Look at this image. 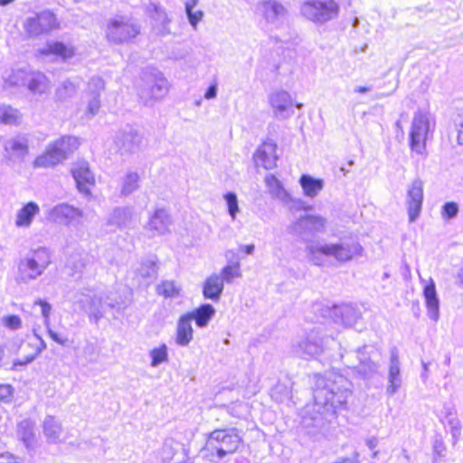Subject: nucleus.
I'll list each match as a JSON object with an SVG mask.
<instances>
[{
    "label": "nucleus",
    "mask_w": 463,
    "mask_h": 463,
    "mask_svg": "<svg viewBox=\"0 0 463 463\" xmlns=\"http://www.w3.org/2000/svg\"><path fill=\"white\" fill-rule=\"evenodd\" d=\"M52 258V252L47 247L38 246L31 249L18 262V280L28 283L37 279L50 266Z\"/></svg>",
    "instance_id": "f257e3e1"
},
{
    "label": "nucleus",
    "mask_w": 463,
    "mask_h": 463,
    "mask_svg": "<svg viewBox=\"0 0 463 463\" xmlns=\"http://www.w3.org/2000/svg\"><path fill=\"white\" fill-rule=\"evenodd\" d=\"M168 90V81L160 71L148 67L142 71L137 95L145 106H151L155 101L163 99Z\"/></svg>",
    "instance_id": "f03ea898"
},
{
    "label": "nucleus",
    "mask_w": 463,
    "mask_h": 463,
    "mask_svg": "<svg viewBox=\"0 0 463 463\" xmlns=\"http://www.w3.org/2000/svg\"><path fill=\"white\" fill-rule=\"evenodd\" d=\"M310 261L317 266L323 264L324 257H333L338 262H347L362 252V247L358 243L343 244L333 243L324 245H312L307 249Z\"/></svg>",
    "instance_id": "7ed1b4c3"
},
{
    "label": "nucleus",
    "mask_w": 463,
    "mask_h": 463,
    "mask_svg": "<svg viewBox=\"0 0 463 463\" xmlns=\"http://www.w3.org/2000/svg\"><path fill=\"white\" fill-rule=\"evenodd\" d=\"M80 146L78 137L62 136L48 145L43 154L38 156L33 162L35 167H52L63 162Z\"/></svg>",
    "instance_id": "20e7f679"
},
{
    "label": "nucleus",
    "mask_w": 463,
    "mask_h": 463,
    "mask_svg": "<svg viewBox=\"0 0 463 463\" xmlns=\"http://www.w3.org/2000/svg\"><path fill=\"white\" fill-rule=\"evenodd\" d=\"M241 439L237 433L228 430H216L207 438L204 449L208 457H222L237 450Z\"/></svg>",
    "instance_id": "39448f33"
},
{
    "label": "nucleus",
    "mask_w": 463,
    "mask_h": 463,
    "mask_svg": "<svg viewBox=\"0 0 463 463\" xmlns=\"http://www.w3.org/2000/svg\"><path fill=\"white\" fill-rule=\"evenodd\" d=\"M139 32V26L126 15H116L108 20L105 30L108 41L117 44L128 43Z\"/></svg>",
    "instance_id": "423d86ee"
},
{
    "label": "nucleus",
    "mask_w": 463,
    "mask_h": 463,
    "mask_svg": "<svg viewBox=\"0 0 463 463\" xmlns=\"http://www.w3.org/2000/svg\"><path fill=\"white\" fill-rule=\"evenodd\" d=\"M302 14L316 24H324L339 14V5L335 0H307L301 6Z\"/></svg>",
    "instance_id": "0eeeda50"
},
{
    "label": "nucleus",
    "mask_w": 463,
    "mask_h": 463,
    "mask_svg": "<svg viewBox=\"0 0 463 463\" xmlns=\"http://www.w3.org/2000/svg\"><path fill=\"white\" fill-rule=\"evenodd\" d=\"M70 300L79 309L86 312L95 323L104 316L106 311L103 297L98 296L91 289L76 292Z\"/></svg>",
    "instance_id": "6e6552de"
},
{
    "label": "nucleus",
    "mask_w": 463,
    "mask_h": 463,
    "mask_svg": "<svg viewBox=\"0 0 463 463\" xmlns=\"http://www.w3.org/2000/svg\"><path fill=\"white\" fill-rule=\"evenodd\" d=\"M430 134V122L429 118L420 112L415 114L411 121L409 134L410 149L418 155H423L426 151L427 140Z\"/></svg>",
    "instance_id": "1a4fd4ad"
},
{
    "label": "nucleus",
    "mask_w": 463,
    "mask_h": 463,
    "mask_svg": "<svg viewBox=\"0 0 463 463\" xmlns=\"http://www.w3.org/2000/svg\"><path fill=\"white\" fill-rule=\"evenodd\" d=\"M194 320L199 327H203V305L194 311L183 315L177 323L176 343L179 345H187L193 337L192 321Z\"/></svg>",
    "instance_id": "9d476101"
},
{
    "label": "nucleus",
    "mask_w": 463,
    "mask_h": 463,
    "mask_svg": "<svg viewBox=\"0 0 463 463\" xmlns=\"http://www.w3.org/2000/svg\"><path fill=\"white\" fill-rule=\"evenodd\" d=\"M55 26L56 17L48 10L35 14V15L32 17H28L24 24L27 33L31 36H38L48 33L55 28Z\"/></svg>",
    "instance_id": "9b49d317"
},
{
    "label": "nucleus",
    "mask_w": 463,
    "mask_h": 463,
    "mask_svg": "<svg viewBox=\"0 0 463 463\" xmlns=\"http://www.w3.org/2000/svg\"><path fill=\"white\" fill-rule=\"evenodd\" d=\"M172 218L165 208H156L144 226L150 237L162 236L170 232Z\"/></svg>",
    "instance_id": "f8f14e48"
},
{
    "label": "nucleus",
    "mask_w": 463,
    "mask_h": 463,
    "mask_svg": "<svg viewBox=\"0 0 463 463\" xmlns=\"http://www.w3.org/2000/svg\"><path fill=\"white\" fill-rule=\"evenodd\" d=\"M142 141V136L131 126L121 129L115 138L116 146L121 154L137 151L141 147Z\"/></svg>",
    "instance_id": "ddd939ff"
},
{
    "label": "nucleus",
    "mask_w": 463,
    "mask_h": 463,
    "mask_svg": "<svg viewBox=\"0 0 463 463\" xmlns=\"http://www.w3.org/2000/svg\"><path fill=\"white\" fill-rule=\"evenodd\" d=\"M4 149L9 160L23 161L29 153V138L26 134H18L7 138Z\"/></svg>",
    "instance_id": "4468645a"
},
{
    "label": "nucleus",
    "mask_w": 463,
    "mask_h": 463,
    "mask_svg": "<svg viewBox=\"0 0 463 463\" xmlns=\"http://www.w3.org/2000/svg\"><path fill=\"white\" fill-rule=\"evenodd\" d=\"M253 159L256 165L266 169L275 167L279 159L277 144L270 139L263 141L255 151Z\"/></svg>",
    "instance_id": "2eb2a0df"
},
{
    "label": "nucleus",
    "mask_w": 463,
    "mask_h": 463,
    "mask_svg": "<svg viewBox=\"0 0 463 463\" xmlns=\"http://www.w3.org/2000/svg\"><path fill=\"white\" fill-rule=\"evenodd\" d=\"M187 451L181 442L173 438L165 440L161 449L162 463H187Z\"/></svg>",
    "instance_id": "dca6fc26"
},
{
    "label": "nucleus",
    "mask_w": 463,
    "mask_h": 463,
    "mask_svg": "<svg viewBox=\"0 0 463 463\" xmlns=\"http://www.w3.org/2000/svg\"><path fill=\"white\" fill-rule=\"evenodd\" d=\"M82 217V212L68 203H60L48 212L50 221L59 223L71 224L79 222Z\"/></svg>",
    "instance_id": "f3484780"
},
{
    "label": "nucleus",
    "mask_w": 463,
    "mask_h": 463,
    "mask_svg": "<svg viewBox=\"0 0 463 463\" xmlns=\"http://www.w3.org/2000/svg\"><path fill=\"white\" fill-rule=\"evenodd\" d=\"M71 174L78 190L86 196L90 195V187L95 184L94 175L90 172L87 162L78 163L72 169Z\"/></svg>",
    "instance_id": "a211bd4d"
},
{
    "label": "nucleus",
    "mask_w": 463,
    "mask_h": 463,
    "mask_svg": "<svg viewBox=\"0 0 463 463\" xmlns=\"http://www.w3.org/2000/svg\"><path fill=\"white\" fill-rule=\"evenodd\" d=\"M423 202V184L420 181H414L408 191V214L409 221L414 222L420 213Z\"/></svg>",
    "instance_id": "6ab92c4d"
},
{
    "label": "nucleus",
    "mask_w": 463,
    "mask_h": 463,
    "mask_svg": "<svg viewBox=\"0 0 463 463\" xmlns=\"http://www.w3.org/2000/svg\"><path fill=\"white\" fill-rule=\"evenodd\" d=\"M24 86L33 95L45 94L51 89L49 79L44 73L38 71H27Z\"/></svg>",
    "instance_id": "aec40b11"
},
{
    "label": "nucleus",
    "mask_w": 463,
    "mask_h": 463,
    "mask_svg": "<svg viewBox=\"0 0 463 463\" xmlns=\"http://www.w3.org/2000/svg\"><path fill=\"white\" fill-rule=\"evenodd\" d=\"M326 220L318 215H304L298 218L294 223L293 228L299 233L318 232L325 229Z\"/></svg>",
    "instance_id": "412c9836"
},
{
    "label": "nucleus",
    "mask_w": 463,
    "mask_h": 463,
    "mask_svg": "<svg viewBox=\"0 0 463 463\" xmlns=\"http://www.w3.org/2000/svg\"><path fill=\"white\" fill-rule=\"evenodd\" d=\"M425 305L430 317L437 320L439 317V301L437 296L436 286L433 279L427 281L423 287Z\"/></svg>",
    "instance_id": "4be33fe9"
},
{
    "label": "nucleus",
    "mask_w": 463,
    "mask_h": 463,
    "mask_svg": "<svg viewBox=\"0 0 463 463\" xmlns=\"http://www.w3.org/2000/svg\"><path fill=\"white\" fill-rule=\"evenodd\" d=\"M43 434L49 443H61L62 441V427L61 422L53 416H47L43 423Z\"/></svg>",
    "instance_id": "5701e85b"
},
{
    "label": "nucleus",
    "mask_w": 463,
    "mask_h": 463,
    "mask_svg": "<svg viewBox=\"0 0 463 463\" xmlns=\"http://www.w3.org/2000/svg\"><path fill=\"white\" fill-rule=\"evenodd\" d=\"M40 213L39 205L34 202H29L23 205L16 213L15 225L17 227L28 228L33 218Z\"/></svg>",
    "instance_id": "b1692460"
},
{
    "label": "nucleus",
    "mask_w": 463,
    "mask_h": 463,
    "mask_svg": "<svg viewBox=\"0 0 463 463\" xmlns=\"http://www.w3.org/2000/svg\"><path fill=\"white\" fill-rule=\"evenodd\" d=\"M90 260V257L86 251L78 250L69 256L65 267L71 271V275L81 273Z\"/></svg>",
    "instance_id": "393cba45"
},
{
    "label": "nucleus",
    "mask_w": 463,
    "mask_h": 463,
    "mask_svg": "<svg viewBox=\"0 0 463 463\" xmlns=\"http://www.w3.org/2000/svg\"><path fill=\"white\" fill-rule=\"evenodd\" d=\"M133 215V210L129 207H117L108 219V224L122 229L128 227Z\"/></svg>",
    "instance_id": "a878e982"
},
{
    "label": "nucleus",
    "mask_w": 463,
    "mask_h": 463,
    "mask_svg": "<svg viewBox=\"0 0 463 463\" xmlns=\"http://www.w3.org/2000/svg\"><path fill=\"white\" fill-rule=\"evenodd\" d=\"M299 184L305 195L315 197L323 189L324 183L321 179L314 178L307 175H302L299 178Z\"/></svg>",
    "instance_id": "bb28decb"
},
{
    "label": "nucleus",
    "mask_w": 463,
    "mask_h": 463,
    "mask_svg": "<svg viewBox=\"0 0 463 463\" xmlns=\"http://www.w3.org/2000/svg\"><path fill=\"white\" fill-rule=\"evenodd\" d=\"M222 289L223 283L220 275L210 276L204 281V298L218 299Z\"/></svg>",
    "instance_id": "cd10ccee"
},
{
    "label": "nucleus",
    "mask_w": 463,
    "mask_h": 463,
    "mask_svg": "<svg viewBox=\"0 0 463 463\" xmlns=\"http://www.w3.org/2000/svg\"><path fill=\"white\" fill-rule=\"evenodd\" d=\"M22 119V113L19 109L10 105L0 106V123L5 125H18Z\"/></svg>",
    "instance_id": "c85d7f7f"
},
{
    "label": "nucleus",
    "mask_w": 463,
    "mask_h": 463,
    "mask_svg": "<svg viewBox=\"0 0 463 463\" xmlns=\"http://www.w3.org/2000/svg\"><path fill=\"white\" fill-rule=\"evenodd\" d=\"M33 422L29 419H24L17 424V435L28 447L33 439Z\"/></svg>",
    "instance_id": "c756f323"
},
{
    "label": "nucleus",
    "mask_w": 463,
    "mask_h": 463,
    "mask_svg": "<svg viewBox=\"0 0 463 463\" xmlns=\"http://www.w3.org/2000/svg\"><path fill=\"white\" fill-rule=\"evenodd\" d=\"M79 89V81L66 80L56 89L55 95L59 100H66L74 96Z\"/></svg>",
    "instance_id": "7c9ffc66"
},
{
    "label": "nucleus",
    "mask_w": 463,
    "mask_h": 463,
    "mask_svg": "<svg viewBox=\"0 0 463 463\" xmlns=\"http://www.w3.org/2000/svg\"><path fill=\"white\" fill-rule=\"evenodd\" d=\"M139 175L136 172H128L122 180L121 194L128 196L138 189Z\"/></svg>",
    "instance_id": "2f4dec72"
},
{
    "label": "nucleus",
    "mask_w": 463,
    "mask_h": 463,
    "mask_svg": "<svg viewBox=\"0 0 463 463\" xmlns=\"http://www.w3.org/2000/svg\"><path fill=\"white\" fill-rule=\"evenodd\" d=\"M43 53H52L60 56L63 59L71 58L73 55V50L66 46L61 42L49 43Z\"/></svg>",
    "instance_id": "473e14b6"
},
{
    "label": "nucleus",
    "mask_w": 463,
    "mask_h": 463,
    "mask_svg": "<svg viewBox=\"0 0 463 463\" xmlns=\"http://www.w3.org/2000/svg\"><path fill=\"white\" fill-rule=\"evenodd\" d=\"M105 303L106 311L115 310L120 312L127 307V302L121 296H118L117 292H109L105 298H103Z\"/></svg>",
    "instance_id": "72a5a7b5"
},
{
    "label": "nucleus",
    "mask_w": 463,
    "mask_h": 463,
    "mask_svg": "<svg viewBox=\"0 0 463 463\" xmlns=\"http://www.w3.org/2000/svg\"><path fill=\"white\" fill-rule=\"evenodd\" d=\"M138 274L145 279H153L157 273L156 260L154 258H147L141 260L140 268L137 269Z\"/></svg>",
    "instance_id": "f704fd0d"
},
{
    "label": "nucleus",
    "mask_w": 463,
    "mask_h": 463,
    "mask_svg": "<svg viewBox=\"0 0 463 463\" xmlns=\"http://www.w3.org/2000/svg\"><path fill=\"white\" fill-rule=\"evenodd\" d=\"M260 5L263 8V15L267 19L278 17L284 12V7L273 0L263 1Z\"/></svg>",
    "instance_id": "c9c22d12"
},
{
    "label": "nucleus",
    "mask_w": 463,
    "mask_h": 463,
    "mask_svg": "<svg viewBox=\"0 0 463 463\" xmlns=\"http://www.w3.org/2000/svg\"><path fill=\"white\" fill-rule=\"evenodd\" d=\"M241 277L240 262L236 261L224 266L221 272V278L226 282H232L234 279Z\"/></svg>",
    "instance_id": "e433bc0d"
},
{
    "label": "nucleus",
    "mask_w": 463,
    "mask_h": 463,
    "mask_svg": "<svg viewBox=\"0 0 463 463\" xmlns=\"http://www.w3.org/2000/svg\"><path fill=\"white\" fill-rule=\"evenodd\" d=\"M181 288L173 280H165L157 286V293L165 298L179 296Z\"/></svg>",
    "instance_id": "4c0bfd02"
},
{
    "label": "nucleus",
    "mask_w": 463,
    "mask_h": 463,
    "mask_svg": "<svg viewBox=\"0 0 463 463\" xmlns=\"http://www.w3.org/2000/svg\"><path fill=\"white\" fill-rule=\"evenodd\" d=\"M149 354L151 357L150 365L152 367H157L168 359L167 346L163 344L159 347L152 349Z\"/></svg>",
    "instance_id": "58836bf2"
},
{
    "label": "nucleus",
    "mask_w": 463,
    "mask_h": 463,
    "mask_svg": "<svg viewBox=\"0 0 463 463\" xmlns=\"http://www.w3.org/2000/svg\"><path fill=\"white\" fill-rule=\"evenodd\" d=\"M27 71H28L25 70L13 71L11 74L8 76V78L5 80V84L10 87L24 86Z\"/></svg>",
    "instance_id": "ea45409f"
},
{
    "label": "nucleus",
    "mask_w": 463,
    "mask_h": 463,
    "mask_svg": "<svg viewBox=\"0 0 463 463\" xmlns=\"http://www.w3.org/2000/svg\"><path fill=\"white\" fill-rule=\"evenodd\" d=\"M198 0H187L185 2V11L191 25L195 28L198 22L200 21L203 13L201 11L196 14L193 13V8L196 5Z\"/></svg>",
    "instance_id": "a19ab883"
},
{
    "label": "nucleus",
    "mask_w": 463,
    "mask_h": 463,
    "mask_svg": "<svg viewBox=\"0 0 463 463\" xmlns=\"http://www.w3.org/2000/svg\"><path fill=\"white\" fill-rule=\"evenodd\" d=\"M149 12L152 13V17L156 22L162 24L165 28V24L168 23V18L165 11L161 8V6L156 3L151 2L148 7Z\"/></svg>",
    "instance_id": "79ce46f5"
},
{
    "label": "nucleus",
    "mask_w": 463,
    "mask_h": 463,
    "mask_svg": "<svg viewBox=\"0 0 463 463\" xmlns=\"http://www.w3.org/2000/svg\"><path fill=\"white\" fill-rule=\"evenodd\" d=\"M224 198L226 200V203L228 206V212H229L231 217L232 218V220H234L236 217V214L239 212L237 196L234 193H228L225 194Z\"/></svg>",
    "instance_id": "37998d69"
},
{
    "label": "nucleus",
    "mask_w": 463,
    "mask_h": 463,
    "mask_svg": "<svg viewBox=\"0 0 463 463\" xmlns=\"http://www.w3.org/2000/svg\"><path fill=\"white\" fill-rule=\"evenodd\" d=\"M105 88L104 80L100 77H92L88 83V91L90 95H100V91Z\"/></svg>",
    "instance_id": "c03bdc74"
},
{
    "label": "nucleus",
    "mask_w": 463,
    "mask_h": 463,
    "mask_svg": "<svg viewBox=\"0 0 463 463\" xmlns=\"http://www.w3.org/2000/svg\"><path fill=\"white\" fill-rule=\"evenodd\" d=\"M14 388L10 384H0V402L5 404L11 403L14 396Z\"/></svg>",
    "instance_id": "a18cd8bd"
},
{
    "label": "nucleus",
    "mask_w": 463,
    "mask_h": 463,
    "mask_svg": "<svg viewBox=\"0 0 463 463\" xmlns=\"http://www.w3.org/2000/svg\"><path fill=\"white\" fill-rule=\"evenodd\" d=\"M34 305H39L42 309V316L44 319V325L46 327L50 325V315L52 311V306L50 303H48L46 300L43 299H37L34 302Z\"/></svg>",
    "instance_id": "49530a36"
},
{
    "label": "nucleus",
    "mask_w": 463,
    "mask_h": 463,
    "mask_svg": "<svg viewBox=\"0 0 463 463\" xmlns=\"http://www.w3.org/2000/svg\"><path fill=\"white\" fill-rule=\"evenodd\" d=\"M3 325L11 330H17L22 326V320L16 315H9L2 318Z\"/></svg>",
    "instance_id": "de8ad7c7"
},
{
    "label": "nucleus",
    "mask_w": 463,
    "mask_h": 463,
    "mask_svg": "<svg viewBox=\"0 0 463 463\" xmlns=\"http://www.w3.org/2000/svg\"><path fill=\"white\" fill-rule=\"evenodd\" d=\"M458 208L453 202L446 203L441 210V214L445 219H451L458 214Z\"/></svg>",
    "instance_id": "09e8293b"
},
{
    "label": "nucleus",
    "mask_w": 463,
    "mask_h": 463,
    "mask_svg": "<svg viewBox=\"0 0 463 463\" xmlns=\"http://www.w3.org/2000/svg\"><path fill=\"white\" fill-rule=\"evenodd\" d=\"M100 108V100H99V95H94L92 96V99L89 101L87 112L91 117L96 115Z\"/></svg>",
    "instance_id": "8fccbe9b"
},
{
    "label": "nucleus",
    "mask_w": 463,
    "mask_h": 463,
    "mask_svg": "<svg viewBox=\"0 0 463 463\" xmlns=\"http://www.w3.org/2000/svg\"><path fill=\"white\" fill-rule=\"evenodd\" d=\"M47 328V332H48V335H50V337L54 341L56 342L57 344L59 345H65L68 342V339L64 336H61L59 334H57L56 332H54L51 327L50 326Z\"/></svg>",
    "instance_id": "3c124183"
},
{
    "label": "nucleus",
    "mask_w": 463,
    "mask_h": 463,
    "mask_svg": "<svg viewBox=\"0 0 463 463\" xmlns=\"http://www.w3.org/2000/svg\"><path fill=\"white\" fill-rule=\"evenodd\" d=\"M36 357V354L33 353L32 354L26 355L24 359H17L14 361L13 367L16 368L18 366H24L32 363Z\"/></svg>",
    "instance_id": "603ef678"
},
{
    "label": "nucleus",
    "mask_w": 463,
    "mask_h": 463,
    "mask_svg": "<svg viewBox=\"0 0 463 463\" xmlns=\"http://www.w3.org/2000/svg\"><path fill=\"white\" fill-rule=\"evenodd\" d=\"M0 463H20L18 458L11 453L5 452L0 454Z\"/></svg>",
    "instance_id": "864d4df0"
},
{
    "label": "nucleus",
    "mask_w": 463,
    "mask_h": 463,
    "mask_svg": "<svg viewBox=\"0 0 463 463\" xmlns=\"http://www.w3.org/2000/svg\"><path fill=\"white\" fill-rule=\"evenodd\" d=\"M35 337L40 341L39 345L35 348L34 354L38 356L44 349H46V344L43 339L34 332Z\"/></svg>",
    "instance_id": "5fc2aeb1"
},
{
    "label": "nucleus",
    "mask_w": 463,
    "mask_h": 463,
    "mask_svg": "<svg viewBox=\"0 0 463 463\" xmlns=\"http://www.w3.org/2000/svg\"><path fill=\"white\" fill-rule=\"evenodd\" d=\"M214 309L211 305L204 304V325L206 324L207 320L211 318V317L213 315Z\"/></svg>",
    "instance_id": "6e6d98bb"
},
{
    "label": "nucleus",
    "mask_w": 463,
    "mask_h": 463,
    "mask_svg": "<svg viewBox=\"0 0 463 463\" xmlns=\"http://www.w3.org/2000/svg\"><path fill=\"white\" fill-rule=\"evenodd\" d=\"M389 373H390L391 381L394 382V380H396L398 378V375H399V368H398V366L397 365L391 366L390 370H389Z\"/></svg>",
    "instance_id": "4d7b16f0"
},
{
    "label": "nucleus",
    "mask_w": 463,
    "mask_h": 463,
    "mask_svg": "<svg viewBox=\"0 0 463 463\" xmlns=\"http://www.w3.org/2000/svg\"><path fill=\"white\" fill-rule=\"evenodd\" d=\"M215 96H216V86L212 85L207 89L206 92L204 93V98L212 99V98H214Z\"/></svg>",
    "instance_id": "13d9d810"
},
{
    "label": "nucleus",
    "mask_w": 463,
    "mask_h": 463,
    "mask_svg": "<svg viewBox=\"0 0 463 463\" xmlns=\"http://www.w3.org/2000/svg\"><path fill=\"white\" fill-rule=\"evenodd\" d=\"M254 249H255V246L254 244H248V245H244V246H241L240 250L245 253L246 255H250L253 253L254 251Z\"/></svg>",
    "instance_id": "bf43d9fd"
},
{
    "label": "nucleus",
    "mask_w": 463,
    "mask_h": 463,
    "mask_svg": "<svg viewBox=\"0 0 463 463\" xmlns=\"http://www.w3.org/2000/svg\"><path fill=\"white\" fill-rule=\"evenodd\" d=\"M95 346L91 343H88L86 346L84 347V354L86 355H93L95 354Z\"/></svg>",
    "instance_id": "052dcab7"
},
{
    "label": "nucleus",
    "mask_w": 463,
    "mask_h": 463,
    "mask_svg": "<svg viewBox=\"0 0 463 463\" xmlns=\"http://www.w3.org/2000/svg\"><path fill=\"white\" fill-rule=\"evenodd\" d=\"M458 140L459 144L463 145V119L458 130Z\"/></svg>",
    "instance_id": "680f3d73"
},
{
    "label": "nucleus",
    "mask_w": 463,
    "mask_h": 463,
    "mask_svg": "<svg viewBox=\"0 0 463 463\" xmlns=\"http://www.w3.org/2000/svg\"><path fill=\"white\" fill-rule=\"evenodd\" d=\"M14 1L15 0H0V5H2V6L7 5Z\"/></svg>",
    "instance_id": "e2e57ef3"
},
{
    "label": "nucleus",
    "mask_w": 463,
    "mask_h": 463,
    "mask_svg": "<svg viewBox=\"0 0 463 463\" xmlns=\"http://www.w3.org/2000/svg\"><path fill=\"white\" fill-rule=\"evenodd\" d=\"M459 283L463 286V268L461 272L458 274Z\"/></svg>",
    "instance_id": "0e129e2a"
}]
</instances>
